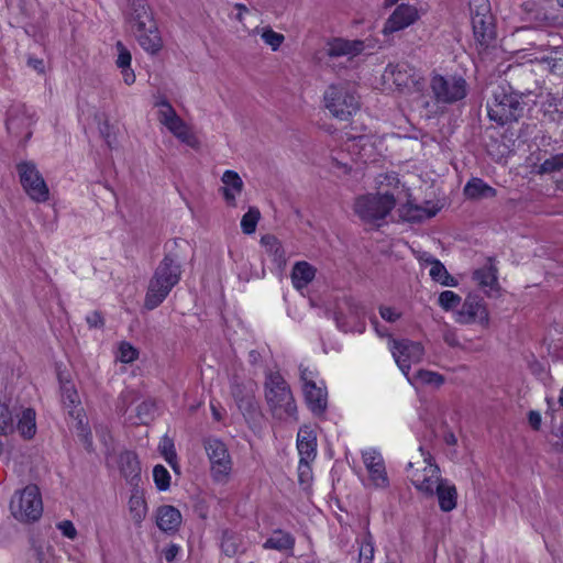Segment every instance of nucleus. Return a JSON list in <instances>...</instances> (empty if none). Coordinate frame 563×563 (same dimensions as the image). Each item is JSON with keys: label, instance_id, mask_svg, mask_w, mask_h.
<instances>
[{"label": "nucleus", "instance_id": "f257e3e1", "mask_svg": "<svg viewBox=\"0 0 563 563\" xmlns=\"http://www.w3.org/2000/svg\"><path fill=\"white\" fill-rule=\"evenodd\" d=\"M181 264L174 255H165L151 278L145 296V307H158L181 278Z\"/></svg>", "mask_w": 563, "mask_h": 563}, {"label": "nucleus", "instance_id": "f03ea898", "mask_svg": "<svg viewBox=\"0 0 563 563\" xmlns=\"http://www.w3.org/2000/svg\"><path fill=\"white\" fill-rule=\"evenodd\" d=\"M128 22L143 49L151 54L161 51L163 41L145 0H131Z\"/></svg>", "mask_w": 563, "mask_h": 563}, {"label": "nucleus", "instance_id": "7ed1b4c3", "mask_svg": "<svg viewBox=\"0 0 563 563\" xmlns=\"http://www.w3.org/2000/svg\"><path fill=\"white\" fill-rule=\"evenodd\" d=\"M472 282L474 288L457 313V322L464 324L472 323L477 318L483 319L486 316L484 298L482 296L489 297L493 291V267L485 266L474 271Z\"/></svg>", "mask_w": 563, "mask_h": 563}, {"label": "nucleus", "instance_id": "20e7f679", "mask_svg": "<svg viewBox=\"0 0 563 563\" xmlns=\"http://www.w3.org/2000/svg\"><path fill=\"white\" fill-rule=\"evenodd\" d=\"M265 399L274 418L283 421L297 420V406L289 385L278 372L266 375Z\"/></svg>", "mask_w": 563, "mask_h": 563}, {"label": "nucleus", "instance_id": "39448f33", "mask_svg": "<svg viewBox=\"0 0 563 563\" xmlns=\"http://www.w3.org/2000/svg\"><path fill=\"white\" fill-rule=\"evenodd\" d=\"M323 104L333 118L347 121L360 110L361 100L354 84L340 81L327 87Z\"/></svg>", "mask_w": 563, "mask_h": 563}, {"label": "nucleus", "instance_id": "423d86ee", "mask_svg": "<svg viewBox=\"0 0 563 563\" xmlns=\"http://www.w3.org/2000/svg\"><path fill=\"white\" fill-rule=\"evenodd\" d=\"M473 34L479 58L490 62L493 42V14L489 0H470Z\"/></svg>", "mask_w": 563, "mask_h": 563}, {"label": "nucleus", "instance_id": "0eeeda50", "mask_svg": "<svg viewBox=\"0 0 563 563\" xmlns=\"http://www.w3.org/2000/svg\"><path fill=\"white\" fill-rule=\"evenodd\" d=\"M345 136L343 148L338 153V156H332L333 167L344 174L351 170V164L349 161H344L343 157H340L342 153L346 152L351 156V161H362L365 163L374 156L375 152L373 137L371 135L346 133Z\"/></svg>", "mask_w": 563, "mask_h": 563}, {"label": "nucleus", "instance_id": "6e6552de", "mask_svg": "<svg viewBox=\"0 0 563 563\" xmlns=\"http://www.w3.org/2000/svg\"><path fill=\"white\" fill-rule=\"evenodd\" d=\"M13 517L21 522H33L41 518L43 501L37 486L29 485L15 493L10 503Z\"/></svg>", "mask_w": 563, "mask_h": 563}, {"label": "nucleus", "instance_id": "1a4fd4ad", "mask_svg": "<svg viewBox=\"0 0 563 563\" xmlns=\"http://www.w3.org/2000/svg\"><path fill=\"white\" fill-rule=\"evenodd\" d=\"M203 448L210 462L212 479L219 484L228 483L233 462L227 445L220 439L209 437L203 440Z\"/></svg>", "mask_w": 563, "mask_h": 563}, {"label": "nucleus", "instance_id": "9d476101", "mask_svg": "<svg viewBox=\"0 0 563 563\" xmlns=\"http://www.w3.org/2000/svg\"><path fill=\"white\" fill-rule=\"evenodd\" d=\"M395 203L396 200L391 194H369L356 199L354 210L362 220L375 222L384 219Z\"/></svg>", "mask_w": 563, "mask_h": 563}, {"label": "nucleus", "instance_id": "9b49d317", "mask_svg": "<svg viewBox=\"0 0 563 563\" xmlns=\"http://www.w3.org/2000/svg\"><path fill=\"white\" fill-rule=\"evenodd\" d=\"M438 102L453 103L466 97L467 84L462 77L434 75L430 82Z\"/></svg>", "mask_w": 563, "mask_h": 563}, {"label": "nucleus", "instance_id": "f8f14e48", "mask_svg": "<svg viewBox=\"0 0 563 563\" xmlns=\"http://www.w3.org/2000/svg\"><path fill=\"white\" fill-rule=\"evenodd\" d=\"M21 185L27 196L36 201L44 202L48 199V187L33 162H21L16 166Z\"/></svg>", "mask_w": 563, "mask_h": 563}, {"label": "nucleus", "instance_id": "ddd939ff", "mask_svg": "<svg viewBox=\"0 0 563 563\" xmlns=\"http://www.w3.org/2000/svg\"><path fill=\"white\" fill-rule=\"evenodd\" d=\"M419 451L424 466L422 470H413L410 474V481L419 492L433 496L437 486L444 481L440 477L439 467L432 463L430 453L426 452L422 446L419 448Z\"/></svg>", "mask_w": 563, "mask_h": 563}, {"label": "nucleus", "instance_id": "4468645a", "mask_svg": "<svg viewBox=\"0 0 563 563\" xmlns=\"http://www.w3.org/2000/svg\"><path fill=\"white\" fill-rule=\"evenodd\" d=\"M390 350L398 367L406 377L409 376L411 364L421 362L424 355L423 346L409 340H394Z\"/></svg>", "mask_w": 563, "mask_h": 563}, {"label": "nucleus", "instance_id": "2eb2a0df", "mask_svg": "<svg viewBox=\"0 0 563 563\" xmlns=\"http://www.w3.org/2000/svg\"><path fill=\"white\" fill-rule=\"evenodd\" d=\"M419 19L420 10L416 5L409 3H400L395 8L393 13L386 20L383 27V33L388 35L405 30L406 27L416 23Z\"/></svg>", "mask_w": 563, "mask_h": 563}, {"label": "nucleus", "instance_id": "dca6fc26", "mask_svg": "<svg viewBox=\"0 0 563 563\" xmlns=\"http://www.w3.org/2000/svg\"><path fill=\"white\" fill-rule=\"evenodd\" d=\"M34 112L25 104H14L8 111L7 129L14 135H22L25 131V139H29L32 132L29 130L33 123Z\"/></svg>", "mask_w": 563, "mask_h": 563}, {"label": "nucleus", "instance_id": "f3484780", "mask_svg": "<svg viewBox=\"0 0 563 563\" xmlns=\"http://www.w3.org/2000/svg\"><path fill=\"white\" fill-rule=\"evenodd\" d=\"M363 463L369 474L372 484L377 488L388 486V477L383 456L376 450L369 449L363 452Z\"/></svg>", "mask_w": 563, "mask_h": 563}, {"label": "nucleus", "instance_id": "a211bd4d", "mask_svg": "<svg viewBox=\"0 0 563 563\" xmlns=\"http://www.w3.org/2000/svg\"><path fill=\"white\" fill-rule=\"evenodd\" d=\"M523 106L515 96H504L495 103V122L506 124L517 121L522 115Z\"/></svg>", "mask_w": 563, "mask_h": 563}, {"label": "nucleus", "instance_id": "6ab92c4d", "mask_svg": "<svg viewBox=\"0 0 563 563\" xmlns=\"http://www.w3.org/2000/svg\"><path fill=\"white\" fill-rule=\"evenodd\" d=\"M386 74L398 89L410 88L419 82L416 69L407 63L389 64Z\"/></svg>", "mask_w": 563, "mask_h": 563}, {"label": "nucleus", "instance_id": "aec40b11", "mask_svg": "<svg viewBox=\"0 0 563 563\" xmlns=\"http://www.w3.org/2000/svg\"><path fill=\"white\" fill-rule=\"evenodd\" d=\"M297 449L300 459L316 460L317 434L309 426H302L297 434Z\"/></svg>", "mask_w": 563, "mask_h": 563}, {"label": "nucleus", "instance_id": "412c9836", "mask_svg": "<svg viewBox=\"0 0 563 563\" xmlns=\"http://www.w3.org/2000/svg\"><path fill=\"white\" fill-rule=\"evenodd\" d=\"M364 51V42L360 40L334 38L328 44V55L330 57L349 56L354 57Z\"/></svg>", "mask_w": 563, "mask_h": 563}, {"label": "nucleus", "instance_id": "4be33fe9", "mask_svg": "<svg viewBox=\"0 0 563 563\" xmlns=\"http://www.w3.org/2000/svg\"><path fill=\"white\" fill-rule=\"evenodd\" d=\"M156 523L164 532H175L181 525V514L174 506H161L156 510Z\"/></svg>", "mask_w": 563, "mask_h": 563}, {"label": "nucleus", "instance_id": "5701e85b", "mask_svg": "<svg viewBox=\"0 0 563 563\" xmlns=\"http://www.w3.org/2000/svg\"><path fill=\"white\" fill-rule=\"evenodd\" d=\"M362 314H364V308L362 306L352 298H344L343 301L338 305L335 320L341 329L347 331L350 328L346 318L350 317L353 320H358Z\"/></svg>", "mask_w": 563, "mask_h": 563}, {"label": "nucleus", "instance_id": "b1692460", "mask_svg": "<svg viewBox=\"0 0 563 563\" xmlns=\"http://www.w3.org/2000/svg\"><path fill=\"white\" fill-rule=\"evenodd\" d=\"M223 183L222 194L225 201L235 206V197L240 195L243 189V180L234 170H225L221 178Z\"/></svg>", "mask_w": 563, "mask_h": 563}, {"label": "nucleus", "instance_id": "393cba45", "mask_svg": "<svg viewBox=\"0 0 563 563\" xmlns=\"http://www.w3.org/2000/svg\"><path fill=\"white\" fill-rule=\"evenodd\" d=\"M302 389L309 409L316 415H321L327 408V393L324 389L316 383L307 385Z\"/></svg>", "mask_w": 563, "mask_h": 563}, {"label": "nucleus", "instance_id": "a878e982", "mask_svg": "<svg viewBox=\"0 0 563 563\" xmlns=\"http://www.w3.org/2000/svg\"><path fill=\"white\" fill-rule=\"evenodd\" d=\"M118 464L122 476H124L128 482L133 483L135 479L140 478L141 467L135 453L131 451L121 452Z\"/></svg>", "mask_w": 563, "mask_h": 563}, {"label": "nucleus", "instance_id": "bb28decb", "mask_svg": "<svg viewBox=\"0 0 563 563\" xmlns=\"http://www.w3.org/2000/svg\"><path fill=\"white\" fill-rule=\"evenodd\" d=\"M316 269L307 262H297L291 271V282L296 289H302L312 282Z\"/></svg>", "mask_w": 563, "mask_h": 563}, {"label": "nucleus", "instance_id": "cd10ccee", "mask_svg": "<svg viewBox=\"0 0 563 563\" xmlns=\"http://www.w3.org/2000/svg\"><path fill=\"white\" fill-rule=\"evenodd\" d=\"M439 499V506L443 511H451L456 507V489L454 485H450L444 481L441 485L437 486L434 490Z\"/></svg>", "mask_w": 563, "mask_h": 563}, {"label": "nucleus", "instance_id": "c85d7f7f", "mask_svg": "<svg viewBox=\"0 0 563 563\" xmlns=\"http://www.w3.org/2000/svg\"><path fill=\"white\" fill-rule=\"evenodd\" d=\"M430 272L429 275L435 283L441 284L442 286L455 287L457 286V280L450 275L445 266L437 258L430 257Z\"/></svg>", "mask_w": 563, "mask_h": 563}, {"label": "nucleus", "instance_id": "c756f323", "mask_svg": "<svg viewBox=\"0 0 563 563\" xmlns=\"http://www.w3.org/2000/svg\"><path fill=\"white\" fill-rule=\"evenodd\" d=\"M261 244L277 265L280 266L286 263L285 251L276 236L271 234L264 235L261 239Z\"/></svg>", "mask_w": 563, "mask_h": 563}, {"label": "nucleus", "instance_id": "7c9ffc66", "mask_svg": "<svg viewBox=\"0 0 563 563\" xmlns=\"http://www.w3.org/2000/svg\"><path fill=\"white\" fill-rule=\"evenodd\" d=\"M16 429L24 439H31L36 432L35 411L24 409L19 417Z\"/></svg>", "mask_w": 563, "mask_h": 563}, {"label": "nucleus", "instance_id": "2f4dec72", "mask_svg": "<svg viewBox=\"0 0 563 563\" xmlns=\"http://www.w3.org/2000/svg\"><path fill=\"white\" fill-rule=\"evenodd\" d=\"M294 544L295 539L290 533L277 530L265 541L264 548L283 551L292 549Z\"/></svg>", "mask_w": 563, "mask_h": 563}, {"label": "nucleus", "instance_id": "473e14b6", "mask_svg": "<svg viewBox=\"0 0 563 563\" xmlns=\"http://www.w3.org/2000/svg\"><path fill=\"white\" fill-rule=\"evenodd\" d=\"M492 188L479 178H472L464 187V195L468 199H482L490 195Z\"/></svg>", "mask_w": 563, "mask_h": 563}, {"label": "nucleus", "instance_id": "72a5a7b5", "mask_svg": "<svg viewBox=\"0 0 563 563\" xmlns=\"http://www.w3.org/2000/svg\"><path fill=\"white\" fill-rule=\"evenodd\" d=\"M407 379L411 384L421 383L433 385L435 387H439L444 383V377L441 374L428 369H419L413 376H408Z\"/></svg>", "mask_w": 563, "mask_h": 563}, {"label": "nucleus", "instance_id": "f704fd0d", "mask_svg": "<svg viewBox=\"0 0 563 563\" xmlns=\"http://www.w3.org/2000/svg\"><path fill=\"white\" fill-rule=\"evenodd\" d=\"M538 174H548L553 177L563 176V153L545 159L538 169Z\"/></svg>", "mask_w": 563, "mask_h": 563}, {"label": "nucleus", "instance_id": "c9c22d12", "mask_svg": "<svg viewBox=\"0 0 563 563\" xmlns=\"http://www.w3.org/2000/svg\"><path fill=\"white\" fill-rule=\"evenodd\" d=\"M158 451L164 456L165 461L174 470H176L177 454H176V451H175L174 441L169 437L165 435V437H163L161 439L159 444H158Z\"/></svg>", "mask_w": 563, "mask_h": 563}, {"label": "nucleus", "instance_id": "e433bc0d", "mask_svg": "<svg viewBox=\"0 0 563 563\" xmlns=\"http://www.w3.org/2000/svg\"><path fill=\"white\" fill-rule=\"evenodd\" d=\"M261 213L257 208L251 207L249 211L242 217L241 228L245 234H252L256 230L257 222Z\"/></svg>", "mask_w": 563, "mask_h": 563}, {"label": "nucleus", "instance_id": "4c0bfd02", "mask_svg": "<svg viewBox=\"0 0 563 563\" xmlns=\"http://www.w3.org/2000/svg\"><path fill=\"white\" fill-rule=\"evenodd\" d=\"M156 412V405L155 401L147 399L142 401L136 407V417L141 423H148L151 420L154 419Z\"/></svg>", "mask_w": 563, "mask_h": 563}, {"label": "nucleus", "instance_id": "58836bf2", "mask_svg": "<svg viewBox=\"0 0 563 563\" xmlns=\"http://www.w3.org/2000/svg\"><path fill=\"white\" fill-rule=\"evenodd\" d=\"M62 396L64 404L68 407H73L69 413L71 416H76V418H79L81 409L78 408L79 399L77 391L71 386H64Z\"/></svg>", "mask_w": 563, "mask_h": 563}, {"label": "nucleus", "instance_id": "ea45409f", "mask_svg": "<svg viewBox=\"0 0 563 563\" xmlns=\"http://www.w3.org/2000/svg\"><path fill=\"white\" fill-rule=\"evenodd\" d=\"M374 558V545L372 542V537L369 534H365L360 542L358 548V563H372Z\"/></svg>", "mask_w": 563, "mask_h": 563}, {"label": "nucleus", "instance_id": "a19ab883", "mask_svg": "<svg viewBox=\"0 0 563 563\" xmlns=\"http://www.w3.org/2000/svg\"><path fill=\"white\" fill-rule=\"evenodd\" d=\"M14 430L13 417L7 405H0V434L7 435Z\"/></svg>", "mask_w": 563, "mask_h": 563}, {"label": "nucleus", "instance_id": "79ce46f5", "mask_svg": "<svg viewBox=\"0 0 563 563\" xmlns=\"http://www.w3.org/2000/svg\"><path fill=\"white\" fill-rule=\"evenodd\" d=\"M261 37L273 51H277L285 40L283 34L275 32L271 27H264L261 32Z\"/></svg>", "mask_w": 563, "mask_h": 563}, {"label": "nucleus", "instance_id": "37998d69", "mask_svg": "<svg viewBox=\"0 0 563 563\" xmlns=\"http://www.w3.org/2000/svg\"><path fill=\"white\" fill-rule=\"evenodd\" d=\"M438 301L442 309L449 311L455 309L461 303L462 298L452 290H444L440 294Z\"/></svg>", "mask_w": 563, "mask_h": 563}, {"label": "nucleus", "instance_id": "c03bdc74", "mask_svg": "<svg viewBox=\"0 0 563 563\" xmlns=\"http://www.w3.org/2000/svg\"><path fill=\"white\" fill-rule=\"evenodd\" d=\"M221 548L228 556L235 555L240 550L238 537L233 533L225 532L222 538Z\"/></svg>", "mask_w": 563, "mask_h": 563}, {"label": "nucleus", "instance_id": "a18cd8bd", "mask_svg": "<svg viewBox=\"0 0 563 563\" xmlns=\"http://www.w3.org/2000/svg\"><path fill=\"white\" fill-rule=\"evenodd\" d=\"M154 482L159 490H166L170 484V475L163 465H156L153 470Z\"/></svg>", "mask_w": 563, "mask_h": 563}, {"label": "nucleus", "instance_id": "49530a36", "mask_svg": "<svg viewBox=\"0 0 563 563\" xmlns=\"http://www.w3.org/2000/svg\"><path fill=\"white\" fill-rule=\"evenodd\" d=\"M156 106L159 108L158 121L164 125H166L170 120L178 115L175 109L166 99H162L156 103Z\"/></svg>", "mask_w": 563, "mask_h": 563}, {"label": "nucleus", "instance_id": "de8ad7c7", "mask_svg": "<svg viewBox=\"0 0 563 563\" xmlns=\"http://www.w3.org/2000/svg\"><path fill=\"white\" fill-rule=\"evenodd\" d=\"M314 460L300 459L298 464V478L301 485L309 486L312 481L311 463Z\"/></svg>", "mask_w": 563, "mask_h": 563}, {"label": "nucleus", "instance_id": "09e8293b", "mask_svg": "<svg viewBox=\"0 0 563 563\" xmlns=\"http://www.w3.org/2000/svg\"><path fill=\"white\" fill-rule=\"evenodd\" d=\"M174 135L181 141L183 143L187 144L190 147H197L198 146V140L195 136V134L191 132L190 128L184 123L183 128H180Z\"/></svg>", "mask_w": 563, "mask_h": 563}, {"label": "nucleus", "instance_id": "8fccbe9b", "mask_svg": "<svg viewBox=\"0 0 563 563\" xmlns=\"http://www.w3.org/2000/svg\"><path fill=\"white\" fill-rule=\"evenodd\" d=\"M130 510L133 515V518L136 521H141L145 517V512H146V506H145L144 500L137 496L131 497Z\"/></svg>", "mask_w": 563, "mask_h": 563}, {"label": "nucleus", "instance_id": "3c124183", "mask_svg": "<svg viewBox=\"0 0 563 563\" xmlns=\"http://www.w3.org/2000/svg\"><path fill=\"white\" fill-rule=\"evenodd\" d=\"M137 351L131 344L126 342L120 344L118 358L122 363H131L137 358Z\"/></svg>", "mask_w": 563, "mask_h": 563}, {"label": "nucleus", "instance_id": "603ef678", "mask_svg": "<svg viewBox=\"0 0 563 563\" xmlns=\"http://www.w3.org/2000/svg\"><path fill=\"white\" fill-rule=\"evenodd\" d=\"M115 49L118 52L115 64L119 68L128 67L131 65V53L130 51L123 45L122 42H117Z\"/></svg>", "mask_w": 563, "mask_h": 563}, {"label": "nucleus", "instance_id": "864d4df0", "mask_svg": "<svg viewBox=\"0 0 563 563\" xmlns=\"http://www.w3.org/2000/svg\"><path fill=\"white\" fill-rule=\"evenodd\" d=\"M437 213V210H430V209H424V208H421V207H410L409 210H408V213H407V217L408 219H412V220H421V219H430L432 217H434Z\"/></svg>", "mask_w": 563, "mask_h": 563}, {"label": "nucleus", "instance_id": "5fc2aeb1", "mask_svg": "<svg viewBox=\"0 0 563 563\" xmlns=\"http://www.w3.org/2000/svg\"><path fill=\"white\" fill-rule=\"evenodd\" d=\"M77 430H78V437L80 438V441L84 443L87 450H91L92 446V438L91 432L87 428V426L82 422L81 419L77 422Z\"/></svg>", "mask_w": 563, "mask_h": 563}, {"label": "nucleus", "instance_id": "6e6d98bb", "mask_svg": "<svg viewBox=\"0 0 563 563\" xmlns=\"http://www.w3.org/2000/svg\"><path fill=\"white\" fill-rule=\"evenodd\" d=\"M232 395L235 398L240 408H251L252 407V397L250 395H242V390L240 386L235 385L232 387Z\"/></svg>", "mask_w": 563, "mask_h": 563}, {"label": "nucleus", "instance_id": "4d7b16f0", "mask_svg": "<svg viewBox=\"0 0 563 563\" xmlns=\"http://www.w3.org/2000/svg\"><path fill=\"white\" fill-rule=\"evenodd\" d=\"M57 528L60 530L63 536H65L68 539L74 540L77 536V530L74 526V523L69 520H64L57 525Z\"/></svg>", "mask_w": 563, "mask_h": 563}, {"label": "nucleus", "instance_id": "13d9d810", "mask_svg": "<svg viewBox=\"0 0 563 563\" xmlns=\"http://www.w3.org/2000/svg\"><path fill=\"white\" fill-rule=\"evenodd\" d=\"M299 371H300V379L302 382V388L307 387V385H312L316 383L314 371H311L308 367H305L303 365L299 366Z\"/></svg>", "mask_w": 563, "mask_h": 563}, {"label": "nucleus", "instance_id": "bf43d9fd", "mask_svg": "<svg viewBox=\"0 0 563 563\" xmlns=\"http://www.w3.org/2000/svg\"><path fill=\"white\" fill-rule=\"evenodd\" d=\"M86 321L90 328H102L104 319L99 311H92L86 317Z\"/></svg>", "mask_w": 563, "mask_h": 563}, {"label": "nucleus", "instance_id": "052dcab7", "mask_svg": "<svg viewBox=\"0 0 563 563\" xmlns=\"http://www.w3.org/2000/svg\"><path fill=\"white\" fill-rule=\"evenodd\" d=\"M379 314L384 320L388 322H395L400 317V313H398L395 309L384 306L379 308Z\"/></svg>", "mask_w": 563, "mask_h": 563}, {"label": "nucleus", "instance_id": "680f3d73", "mask_svg": "<svg viewBox=\"0 0 563 563\" xmlns=\"http://www.w3.org/2000/svg\"><path fill=\"white\" fill-rule=\"evenodd\" d=\"M180 548L177 544H170L168 545L164 551V558L167 561V563H173V561L176 559V556L179 554Z\"/></svg>", "mask_w": 563, "mask_h": 563}, {"label": "nucleus", "instance_id": "e2e57ef3", "mask_svg": "<svg viewBox=\"0 0 563 563\" xmlns=\"http://www.w3.org/2000/svg\"><path fill=\"white\" fill-rule=\"evenodd\" d=\"M528 421L532 429L539 430L542 421L540 412L531 410L528 415Z\"/></svg>", "mask_w": 563, "mask_h": 563}, {"label": "nucleus", "instance_id": "0e129e2a", "mask_svg": "<svg viewBox=\"0 0 563 563\" xmlns=\"http://www.w3.org/2000/svg\"><path fill=\"white\" fill-rule=\"evenodd\" d=\"M120 69H121V74L123 77V81L129 86L132 85L135 81V74H134L133 69H131L130 66L122 67Z\"/></svg>", "mask_w": 563, "mask_h": 563}, {"label": "nucleus", "instance_id": "69168bd1", "mask_svg": "<svg viewBox=\"0 0 563 563\" xmlns=\"http://www.w3.org/2000/svg\"><path fill=\"white\" fill-rule=\"evenodd\" d=\"M186 123L179 115L170 120L165 126L174 134Z\"/></svg>", "mask_w": 563, "mask_h": 563}, {"label": "nucleus", "instance_id": "338daca9", "mask_svg": "<svg viewBox=\"0 0 563 563\" xmlns=\"http://www.w3.org/2000/svg\"><path fill=\"white\" fill-rule=\"evenodd\" d=\"M29 64L34 68L36 69L37 71H42L43 70V62L40 60V59H30L29 60Z\"/></svg>", "mask_w": 563, "mask_h": 563}, {"label": "nucleus", "instance_id": "774afa93", "mask_svg": "<svg viewBox=\"0 0 563 563\" xmlns=\"http://www.w3.org/2000/svg\"><path fill=\"white\" fill-rule=\"evenodd\" d=\"M446 444L449 445H454L456 444V438L453 433H448L444 438Z\"/></svg>", "mask_w": 563, "mask_h": 563}]
</instances>
